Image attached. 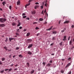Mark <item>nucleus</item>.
<instances>
[{
    "label": "nucleus",
    "instance_id": "obj_1",
    "mask_svg": "<svg viewBox=\"0 0 74 74\" xmlns=\"http://www.w3.org/2000/svg\"><path fill=\"white\" fill-rule=\"evenodd\" d=\"M5 21H6V19L5 18H0V22H1L4 23V22H5Z\"/></svg>",
    "mask_w": 74,
    "mask_h": 74
},
{
    "label": "nucleus",
    "instance_id": "obj_2",
    "mask_svg": "<svg viewBox=\"0 0 74 74\" xmlns=\"http://www.w3.org/2000/svg\"><path fill=\"white\" fill-rule=\"evenodd\" d=\"M33 46V44H30L29 46H28L27 48L28 49L29 48H32Z\"/></svg>",
    "mask_w": 74,
    "mask_h": 74
},
{
    "label": "nucleus",
    "instance_id": "obj_3",
    "mask_svg": "<svg viewBox=\"0 0 74 74\" xmlns=\"http://www.w3.org/2000/svg\"><path fill=\"white\" fill-rule=\"evenodd\" d=\"M5 26V24H0V27H4Z\"/></svg>",
    "mask_w": 74,
    "mask_h": 74
},
{
    "label": "nucleus",
    "instance_id": "obj_4",
    "mask_svg": "<svg viewBox=\"0 0 74 74\" xmlns=\"http://www.w3.org/2000/svg\"><path fill=\"white\" fill-rule=\"evenodd\" d=\"M63 41H65V40H66V36H64V39L62 40Z\"/></svg>",
    "mask_w": 74,
    "mask_h": 74
},
{
    "label": "nucleus",
    "instance_id": "obj_5",
    "mask_svg": "<svg viewBox=\"0 0 74 74\" xmlns=\"http://www.w3.org/2000/svg\"><path fill=\"white\" fill-rule=\"evenodd\" d=\"M38 7H39V6L36 5L35 6L34 8L35 9H37V8H38Z\"/></svg>",
    "mask_w": 74,
    "mask_h": 74
},
{
    "label": "nucleus",
    "instance_id": "obj_6",
    "mask_svg": "<svg viewBox=\"0 0 74 74\" xmlns=\"http://www.w3.org/2000/svg\"><path fill=\"white\" fill-rule=\"evenodd\" d=\"M70 64H70V63H68L67 65L66 66V68H67V67H69V66L70 65Z\"/></svg>",
    "mask_w": 74,
    "mask_h": 74
},
{
    "label": "nucleus",
    "instance_id": "obj_7",
    "mask_svg": "<svg viewBox=\"0 0 74 74\" xmlns=\"http://www.w3.org/2000/svg\"><path fill=\"white\" fill-rule=\"evenodd\" d=\"M14 38H9V40H10V41H11L12 40H14Z\"/></svg>",
    "mask_w": 74,
    "mask_h": 74
},
{
    "label": "nucleus",
    "instance_id": "obj_8",
    "mask_svg": "<svg viewBox=\"0 0 74 74\" xmlns=\"http://www.w3.org/2000/svg\"><path fill=\"white\" fill-rule=\"evenodd\" d=\"M17 4L18 5L20 4V1H19V0H18V1L17 2Z\"/></svg>",
    "mask_w": 74,
    "mask_h": 74
},
{
    "label": "nucleus",
    "instance_id": "obj_9",
    "mask_svg": "<svg viewBox=\"0 0 74 74\" xmlns=\"http://www.w3.org/2000/svg\"><path fill=\"white\" fill-rule=\"evenodd\" d=\"M30 4V3H28L26 5H25V8H26L27 7V6H29V5Z\"/></svg>",
    "mask_w": 74,
    "mask_h": 74
},
{
    "label": "nucleus",
    "instance_id": "obj_10",
    "mask_svg": "<svg viewBox=\"0 0 74 74\" xmlns=\"http://www.w3.org/2000/svg\"><path fill=\"white\" fill-rule=\"evenodd\" d=\"M32 41V39H28L27 40V41L28 42H31Z\"/></svg>",
    "mask_w": 74,
    "mask_h": 74
},
{
    "label": "nucleus",
    "instance_id": "obj_11",
    "mask_svg": "<svg viewBox=\"0 0 74 74\" xmlns=\"http://www.w3.org/2000/svg\"><path fill=\"white\" fill-rule=\"evenodd\" d=\"M51 64L49 63H48L47 65L46 66H48V67H50V66H51Z\"/></svg>",
    "mask_w": 74,
    "mask_h": 74
},
{
    "label": "nucleus",
    "instance_id": "obj_12",
    "mask_svg": "<svg viewBox=\"0 0 74 74\" xmlns=\"http://www.w3.org/2000/svg\"><path fill=\"white\" fill-rule=\"evenodd\" d=\"M27 54H29V55H32V53L31 52L29 51L28 52Z\"/></svg>",
    "mask_w": 74,
    "mask_h": 74
},
{
    "label": "nucleus",
    "instance_id": "obj_13",
    "mask_svg": "<svg viewBox=\"0 0 74 74\" xmlns=\"http://www.w3.org/2000/svg\"><path fill=\"white\" fill-rule=\"evenodd\" d=\"M34 70H32L30 72L31 74H33V73H34Z\"/></svg>",
    "mask_w": 74,
    "mask_h": 74
},
{
    "label": "nucleus",
    "instance_id": "obj_14",
    "mask_svg": "<svg viewBox=\"0 0 74 74\" xmlns=\"http://www.w3.org/2000/svg\"><path fill=\"white\" fill-rule=\"evenodd\" d=\"M30 33L29 32V33H27L26 35L27 37H29V36H30Z\"/></svg>",
    "mask_w": 74,
    "mask_h": 74
},
{
    "label": "nucleus",
    "instance_id": "obj_15",
    "mask_svg": "<svg viewBox=\"0 0 74 74\" xmlns=\"http://www.w3.org/2000/svg\"><path fill=\"white\" fill-rule=\"evenodd\" d=\"M20 25H21V23L18 22V24L17 25V26H19Z\"/></svg>",
    "mask_w": 74,
    "mask_h": 74
},
{
    "label": "nucleus",
    "instance_id": "obj_16",
    "mask_svg": "<svg viewBox=\"0 0 74 74\" xmlns=\"http://www.w3.org/2000/svg\"><path fill=\"white\" fill-rule=\"evenodd\" d=\"M39 20L40 21H42L43 20V19L42 18H40L39 19Z\"/></svg>",
    "mask_w": 74,
    "mask_h": 74
},
{
    "label": "nucleus",
    "instance_id": "obj_17",
    "mask_svg": "<svg viewBox=\"0 0 74 74\" xmlns=\"http://www.w3.org/2000/svg\"><path fill=\"white\" fill-rule=\"evenodd\" d=\"M52 27H53L51 26V28H50L49 29H47V30H51V29H52Z\"/></svg>",
    "mask_w": 74,
    "mask_h": 74
},
{
    "label": "nucleus",
    "instance_id": "obj_18",
    "mask_svg": "<svg viewBox=\"0 0 74 74\" xmlns=\"http://www.w3.org/2000/svg\"><path fill=\"white\" fill-rule=\"evenodd\" d=\"M69 22V21H66L64 22V23H68Z\"/></svg>",
    "mask_w": 74,
    "mask_h": 74
},
{
    "label": "nucleus",
    "instance_id": "obj_19",
    "mask_svg": "<svg viewBox=\"0 0 74 74\" xmlns=\"http://www.w3.org/2000/svg\"><path fill=\"white\" fill-rule=\"evenodd\" d=\"M4 4H6V3H5V1H4V2H3L2 3V4H3V5H5Z\"/></svg>",
    "mask_w": 74,
    "mask_h": 74
},
{
    "label": "nucleus",
    "instance_id": "obj_20",
    "mask_svg": "<svg viewBox=\"0 0 74 74\" xmlns=\"http://www.w3.org/2000/svg\"><path fill=\"white\" fill-rule=\"evenodd\" d=\"M56 33H57L56 31H53V34H56Z\"/></svg>",
    "mask_w": 74,
    "mask_h": 74
},
{
    "label": "nucleus",
    "instance_id": "obj_21",
    "mask_svg": "<svg viewBox=\"0 0 74 74\" xmlns=\"http://www.w3.org/2000/svg\"><path fill=\"white\" fill-rule=\"evenodd\" d=\"M72 40H71L70 41V43L69 44H70V45H71L72 44Z\"/></svg>",
    "mask_w": 74,
    "mask_h": 74
},
{
    "label": "nucleus",
    "instance_id": "obj_22",
    "mask_svg": "<svg viewBox=\"0 0 74 74\" xmlns=\"http://www.w3.org/2000/svg\"><path fill=\"white\" fill-rule=\"evenodd\" d=\"M4 49H6L7 51H8V49H7V47H4Z\"/></svg>",
    "mask_w": 74,
    "mask_h": 74
},
{
    "label": "nucleus",
    "instance_id": "obj_23",
    "mask_svg": "<svg viewBox=\"0 0 74 74\" xmlns=\"http://www.w3.org/2000/svg\"><path fill=\"white\" fill-rule=\"evenodd\" d=\"M62 44H63V42H61L59 44L60 45V46H62Z\"/></svg>",
    "mask_w": 74,
    "mask_h": 74
},
{
    "label": "nucleus",
    "instance_id": "obj_24",
    "mask_svg": "<svg viewBox=\"0 0 74 74\" xmlns=\"http://www.w3.org/2000/svg\"><path fill=\"white\" fill-rule=\"evenodd\" d=\"M64 71H63V70H61V73H62V74H63V73H64Z\"/></svg>",
    "mask_w": 74,
    "mask_h": 74
},
{
    "label": "nucleus",
    "instance_id": "obj_25",
    "mask_svg": "<svg viewBox=\"0 0 74 74\" xmlns=\"http://www.w3.org/2000/svg\"><path fill=\"white\" fill-rule=\"evenodd\" d=\"M12 26H15V25H16V23H12Z\"/></svg>",
    "mask_w": 74,
    "mask_h": 74
},
{
    "label": "nucleus",
    "instance_id": "obj_26",
    "mask_svg": "<svg viewBox=\"0 0 74 74\" xmlns=\"http://www.w3.org/2000/svg\"><path fill=\"white\" fill-rule=\"evenodd\" d=\"M2 61H4V60H5V58H2Z\"/></svg>",
    "mask_w": 74,
    "mask_h": 74
},
{
    "label": "nucleus",
    "instance_id": "obj_27",
    "mask_svg": "<svg viewBox=\"0 0 74 74\" xmlns=\"http://www.w3.org/2000/svg\"><path fill=\"white\" fill-rule=\"evenodd\" d=\"M6 39L5 40V42H7V41H8V38H6Z\"/></svg>",
    "mask_w": 74,
    "mask_h": 74
},
{
    "label": "nucleus",
    "instance_id": "obj_28",
    "mask_svg": "<svg viewBox=\"0 0 74 74\" xmlns=\"http://www.w3.org/2000/svg\"><path fill=\"white\" fill-rule=\"evenodd\" d=\"M32 13L33 14H36V12H35V11H34L32 12Z\"/></svg>",
    "mask_w": 74,
    "mask_h": 74
},
{
    "label": "nucleus",
    "instance_id": "obj_29",
    "mask_svg": "<svg viewBox=\"0 0 74 74\" xmlns=\"http://www.w3.org/2000/svg\"><path fill=\"white\" fill-rule=\"evenodd\" d=\"M27 66H28V67H29V66H30L29 65V63L27 62Z\"/></svg>",
    "mask_w": 74,
    "mask_h": 74
},
{
    "label": "nucleus",
    "instance_id": "obj_30",
    "mask_svg": "<svg viewBox=\"0 0 74 74\" xmlns=\"http://www.w3.org/2000/svg\"><path fill=\"white\" fill-rule=\"evenodd\" d=\"M35 29H36V30H38V29H40V28H39L38 27H36L35 28Z\"/></svg>",
    "mask_w": 74,
    "mask_h": 74
},
{
    "label": "nucleus",
    "instance_id": "obj_31",
    "mask_svg": "<svg viewBox=\"0 0 74 74\" xmlns=\"http://www.w3.org/2000/svg\"><path fill=\"white\" fill-rule=\"evenodd\" d=\"M12 69H9V71H8V72H10L12 71Z\"/></svg>",
    "mask_w": 74,
    "mask_h": 74
},
{
    "label": "nucleus",
    "instance_id": "obj_32",
    "mask_svg": "<svg viewBox=\"0 0 74 74\" xmlns=\"http://www.w3.org/2000/svg\"><path fill=\"white\" fill-rule=\"evenodd\" d=\"M4 71L2 70L0 71V73H4Z\"/></svg>",
    "mask_w": 74,
    "mask_h": 74
},
{
    "label": "nucleus",
    "instance_id": "obj_33",
    "mask_svg": "<svg viewBox=\"0 0 74 74\" xmlns=\"http://www.w3.org/2000/svg\"><path fill=\"white\" fill-rule=\"evenodd\" d=\"M40 33H38L37 34L36 36H40Z\"/></svg>",
    "mask_w": 74,
    "mask_h": 74
},
{
    "label": "nucleus",
    "instance_id": "obj_34",
    "mask_svg": "<svg viewBox=\"0 0 74 74\" xmlns=\"http://www.w3.org/2000/svg\"><path fill=\"white\" fill-rule=\"evenodd\" d=\"M16 36H19V33H18V32H16Z\"/></svg>",
    "mask_w": 74,
    "mask_h": 74
},
{
    "label": "nucleus",
    "instance_id": "obj_35",
    "mask_svg": "<svg viewBox=\"0 0 74 74\" xmlns=\"http://www.w3.org/2000/svg\"><path fill=\"white\" fill-rule=\"evenodd\" d=\"M12 8V6H9V9H10V10H11Z\"/></svg>",
    "mask_w": 74,
    "mask_h": 74
},
{
    "label": "nucleus",
    "instance_id": "obj_36",
    "mask_svg": "<svg viewBox=\"0 0 74 74\" xmlns=\"http://www.w3.org/2000/svg\"><path fill=\"white\" fill-rule=\"evenodd\" d=\"M18 56L19 57V58H20V57H22L23 56H22L21 55H20Z\"/></svg>",
    "mask_w": 74,
    "mask_h": 74
},
{
    "label": "nucleus",
    "instance_id": "obj_37",
    "mask_svg": "<svg viewBox=\"0 0 74 74\" xmlns=\"http://www.w3.org/2000/svg\"><path fill=\"white\" fill-rule=\"evenodd\" d=\"M71 58L70 57L68 59V60H71Z\"/></svg>",
    "mask_w": 74,
    "mask_h": 74
},
{
    "label": "nucleus",
    "instance_id": "obj_38",
    "mask_svg": "<svg viewBox=\"0 0 74 74\" xmlns=\"http://www.w3.org/2000/svg\"><path fill=\"white\" fill-rule=\"evenodd\" d=\"M41 8L42 9L43 8V7H44V6L43 5H42L41 6H40Z\"/></svg>",
    "mask_w": 74,
    "mask_h": 74
},
{
    "label": "nucleus",
    "instance_id": "obj_39",
    "mask_svg": "<svg viewBox=\"0 0 74 74\" xmlns=\"http://www.w3.org/2000/svg\"><path fill=\"white\" fill-rule=\"evenodd\" d=\"M71 71H69L68 73L69 74H71Z\"/></svg>",
    "mask_w": 74,
    "mask_h": 74
},
{
    "label": "nucleus",
    "instance_id": "obj_40",
    "mask_svg": "<svg viewBox=\"0 0 74 74\" xmlns=\"http://www.w3.org/2000/svg\"><path fill=\"white\" fill-rule=\"evenodd\" d=\"M53 40H55V37H53L52 38Z\"/></svg>",
    "mask_w": 74,
    "mask_h": 74
},
{
    "label": "nucleus",
    "instance_id": "obj_41",
    "mask_svg": "<svg viewBox=\"0 0 74 74\" xmlns=\"http://www.w3.org/2000/svg\"><path fill=\"white\" fill-rule=\"evenodd\" d=\"M35 4L37 5L38 4H39V3L38 2H36V3H35Z\"/></svg>",
    "mask_w": 74,
    "mask_h": 74
},
{
    "label": "nucleus",
    "instance_id": "obj_42",
    "mask_svg": "<svg viewBox=\"0 0 74 74\" xmlns=\"http://www.w3.org/2000/svg\"><path fill=\"white\" fill-rule=\"evenodd\" d=\"M26 19H27V20H29V19H30V18L29 17H27Z\"/></svg>",
    "mask_w": 74,
    "mask_h": 74
},
{
    "label": "nucleus",
    "instance_id": "obj_43",
    "mask_svg": "<svg viewBox=\"0 0 74 74\" xmlns=\"http://www.w3.org/2000/svg\"><path fill=\"white\" fill-rule=\"evenodd\" d=\"M23 18H26V16H23Z\"/></svg>",
    "mask_w": 74,
    "mask_h": 74
},
{
    "label": "nucleus",
    "instance_id": "obj_44",
    "mask_svg": "<svg viewBox=\"0 0 74 74\" xmlns=\"http://www.w3.org/2000/svg\"><path fill=\"white\" fill-rule=\"evenodd\" d=\"M47 3H46L45 4V6L46 7H47Z\"/></svg>",
    "mask_w": 74,
    "mask_h": 74
},
{
    "label": "nucleus",
    "instance_id": "obj_45",
    "mask_svg": "<svg viewBox=\"0 0 74 74\" xmlns=\"http://www.w3.org/2000/svg\"><path fill=\"white\" fill-rule=\"evenodd\" d=\"M44 5V2H42V5Z\"/></svg>",
    "mask_w": 74,
    "mask_h": 74
},
{
    "label": "nucleus",
    "instance_id": "obj_46",
    "mask_svg": "<svg viewBox=\"0 0 74 74\" xmlns=\"http://www.w3.org/2000/svg\"><path fill=\"white\" fill-rule=\"evenodd\" d=\"M19 28V29H22V27H20Z\"/></svg>",
    "mask_w": 74,
    "mask_h": 74
},
{
    "label": "nucleus",
    "instance_id": "obj_47",
    "mask_svg": "<svg viewBox=\"0 0 74 74\" xmlns=\"http://www.w3.org/2000/svg\"><path fill=\"white\" fill-rule=\"evenodd\" d=\"M43 64L44 66H45V62H43Z\"/></svg>",
    "mask_w": 74,
    "mask_h": 74
},
{
    "label": "nucleus",
    "instance_id": "obj_48",
    "mask_svg": "<svg viewBox=\"0 0 74 74\" xmlns=\"http://www.w3.org/2000/svg\"><path fill=\"white\" fill-rule=\"evenodd\" d=\"M71 27H72V28H74V25H72V26H71Z\"/></svg>",
    "mask_w": 74,
    "mask_h": 74
},
{
    "label": "nucleus",
    "instance_id": "obj_49",
    "mask_svg": "<svg viewBox=\"0 0 74 74\" xmlns=\"http://www.w3.org/2000/svg\"><path fill=\"white\" fill-rule=\"evenodd\" d=\"M64 32V30H62L61 31L62 33H63Z\"/></svg>",
    "mask_w": 74,
    "mask_h": 74
},
{
    "label": "nucleus",
    "instance_id": "obj_50",
    "mask_svg": "<svg viewBox=\"0 0 74 74\" xmlns=\"http://www.w3.org/2000/svg\"><path fill=\"white\" fill-rule=\"evenodd\" d=\"M26 15V14H25V13H23V14H22V16H24V15Z\"/></svg>",
    "mask_w": 74,
    "mask_h": 74
},
{
    "label": "nucleus",
    "instance_id": "obj_51",
    "mask_svg": "<svg viewBox=\"0 0 74 74\" xmlns=\"http://www.w3.org/2000/svg\"><path fill=\"white\" fill-rule=\"evenodd\" d=\"M32 0H29V3H30V2H31V1H32Z\"/></svg>",
    "mask_w": 74,
    "mask_h": 74
},
{
    "label": "nucleus",
    "instance_id": "obj_52",
    "mask_svg": "<svg viewBox=\"0 0 74 74\" xmlns=\"http://www.w3.org/2000/svg\"><path fill=\"white\" fill-rule=\"evenodd\" d=\"M70 36H69L68 38V40H70Z\"/></svg>",
    "mask_w": 74,
    "mask_h": 74
},
{
    "label": "nucleus",
    "instance_id": "obj_53",
    "mask_svg": "<svg viewBox=\"0 0 74 74\" xmlns=\"http://www.w3.org/2000/svg\"><path fill=\"white\" fill-rule=\"evenodd\" d=\"M36 23H37L35 22L33 23V24H36Z\"/></svg>",
    "mask_w": 74,
    "mask_h": 74
},
{
    "label": "nucleus",
    "instance_id": "obj_54",
    "mask_svg": "<svg viewBox=\"0 0 74 74\" xmlns=\"http://www.w3.org/2000/svg\"><path fill=\"white\" fill-rule=\"evenodd\" d=\"M9 69H5V71H8V70H9Z\"/></svg>",
    "mask_w": 74,
    "mask_h": 74
},
{
    "label": "nucleus",
    "instance_id": "obj_55",
    "mask_svg": "<svg viewBox=\"0 0 74 74\" xmlns=\"http://www.w3.org/2000/svg\"><path fill=\"white\" fill-rule=\"evenodd\" d=\"M16 50H18V49H19V48L18 47L16 48Z\"/></svg>",
    "mask_w": 74,
    "mask_h": 74
},
{
    "label": "nucleus",
    "instance_id": "obj_56",
    "mask_svg": "<svg viewBox=\"0 0 74 74\" xmlns=\"http://www.w3.org/2000/svg\"><path fill=\"white\" fill-rule=\"evenodd\" d=\"M0 64H3V63H2V62H0Z\"/></svg>",
    "mask_w": 74,
    "mask_h": 74
},
{
    "label": "nucleus",
    "instance_id": "obj_57",
    "mask_svg": "<svg viewBox=\"0 0 74 74\" xmlns=\"http://www.w3.org/2000/svg\"><path fill=\"white\" fill-rule=\"evenodd\" d=\"M61 22V21H59V24H60V23Z\"/></svg>",
    "mask_w": 74,
    "mask_h": 74
},
{
    "label": "nucleus",
    "instance_id": "obj_58",
    "mask_svg": "<svg viewBox=\"0 0 74 74\" xmlns=\"http://www.w3.org/2000/svg\"><path fill=\"white\" fill-rule=\"evenodd\" d=\"M44 12V10H42V14H43V13Z\"/></svg>",
    "mask_w": 74,
    "mask_h": 74
},
{
    "label": "nucleus",
    "instance_id": "obj_59",
    "mask_svg": "<svg viewBox=\"0 0 74 74\" xmlns=\"http://www.w3.org/2000/svg\"><path fill=\"white\" fill-rule=\"evenodd\" d=\"M50 63H52V61L51 60L50 61Z\"/></svg>",
    "mask_w": 74,
    "mask_h": 74
},
{
    "label": "nucleus",
    "instance_id": "obj_60",
    "mask_svg": "<svg viewBox=\"0 0 74 74\" xmlns=\"http://www.w3.org/2000/svg\"><path fill=\"white\" fill-rule=\"evenodd\" d=\"M23 30L24 32H26V29H24Z\"/></svg>",
    "mask_w": 74,
    "mask_h": 74
},
{
    "label": "nucleus",
    "instance_id": "obj_61",
    "mask_svg": "<svg viewBox=\"0 0 74 74\" xmlns=\"http://www.w3.org/2000/svg\"><path fill=\"white\" fill-rule=\"evenodd\" d=\"M13 65H14L13 64H11V65H10L11 67Z\"/></svg>",
    "mask_w": 74,
    "mask_h": 74
},
{
    "label": "nucleus",
    "instance_id": "obj_62",
    "mask_svg": "<svg viewBox=\"0 0 74 74\" xmlns=\"http://www.w3.org/2000/svg\"><path fill=\"white\" fill-rule=\"evenodd\" d=\"M55 55V54L54 53H52L51 54V55H52L53 56H54V55Z\"/></svg>",
    "mask_w": 74,
    "mask_h": 74
},
{
    "label": "nucleus",
    "instance_id": "obj_63",
    "mask_svg": "<svg viewBox=\"0 0 74 74\" xmlns=\"http://www.w3.org/2000/svg\"><path fill=\"white\" fill-rule=\"evenodd\" d=\"M62 61H64L65 60H64V59H62Z\"/></svg>",
    "mask_w": 74,
    "mask_h": 74
},
{
    "label": "nucleus",
    "instance_id": "obj_64",
    "mask_svg": "<svg viewBox=\"0 0 74 74\" xmlns=\"http://www.w3.org/2000/svg\"><path fill=\"white\" fill-rule=\"evenodd\" d=\"M47 22H45V24H47Z\"/></svg>",
    "mask_w": 74,
    "mask_h": 74
}]
</instances>
